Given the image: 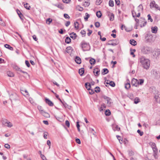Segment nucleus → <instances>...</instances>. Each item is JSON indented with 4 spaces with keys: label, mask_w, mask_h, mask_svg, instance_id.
Listing matches in <instances>:
<instances>
[{
    "label": "nucleus",
    "mask_w": 160,
    "mask_h": 160,
    "mask_svg": "<svg viewBox=\"0 0 160 160\" xmlns=\"http://www.w3.org/2000/svg\"><path fill=\"white\" fill-rule=\"evenodd\" d=\"M139 62L141 63L142 66L145 69H148L150 66V62L148 59L144 57H141L139 58Z\"/></svg>",
    "instance_id": "obj_1"
},
{
    "label": "nucleus",
    "mask_w": 160,
    "mask_h": 160,
    "mask_svg": "<svg viewBox=\"0 0 160 160\" xmlns=\"http://www.w3.org/2000/svg\"><path fill=\"white\" fill-rule=\"evenodd\" d=\"M81 45L83 51L89 50L90 49V46L88 43H87L84 41H82Z\"/></svg>",
    "instance_id": "obj_2"
},
{
    "label": "nucleus",
    "mask_w": 160,
    "mask_h": 160,
    "mask_svg": "<svg viewBox=\"0 0 160 160\" xmlns=\"http://www.w3.org/2000/svg\"><path fill=\"white\" fill-rule=\"evenodd\" d=\"M150 6L151 8H154L157 9L160 11V7H159L158 5L156 4L155 2L154 1L151 2L150 4Z\"/></svg>",
    "instance_id": "obj_3"
},
{
    "label": "nucleus",
    "mask_w": 160,
    "mask_h": 160,
    "mask_svg": "<svg viewBox=\"0 0 160 160\" xmlns=\"http://www.w3.org/2000/svg\"><path fill=\"white\" fill-rule=\"evenodd\" d=\"M150 145L152 148L154 153H156L157 152V149L155 144L154 142H151Z\"/></svg>",
    "instance_id": "obj_4"
},
{
    "label": "nucleus",
    "mask_w": 160,
    "mask_h": 160,
    "mask_svg": "<svg viewBox=\"0 0 160 160\" xmlns=\"http://www.w3.org/2000/svg\"><path fill=\"white\" fill-rule=\"evenodd\" d=\"M138 80L137 79L133 78L132 81L131 83L132 86H135V87H137L138 86Z\"/></svg>",
    "instance_id": "obj_5"
},
{
    "label": "nucleus",
    "mask_w": 160,
    "mask_h": 160,
    "mask_svg": "<svg viewBox=\"0 0 160 160\" xmlns=\"http://www.w3.org/2000/svg\"><path fill=\"white\" fill-rule=\"evenodd\" d=\"M3 123L5 126L9 128H11L12 126V123L7 120H6L5 121H3Z\"/></svg>",
    "instance_id": "obj_6"
},
{
    "label": "nucleus",
    "mask_w": 160,
    "mask_h": 160,
    "mask_svg": "<svg viewBox=\"0 0 160 160\" xmlns=\"http://www.w3.org/2000/svg\"><path fill=\"white\" fill-rule=\"evenodd\" d=\"M140 12H137V11H132V14L133 17H139L140 15Z\"/></svg>",
    "instance_id": "obj_7"
},
{
    "label": "nucleus",
    "mask_w": 160,
    "mask_h": 160,
    "mask_svg": "<svg viewBox=\"0 0 160 160\" xmlns=\"http://www.w3.org/2000/svg\"><path fill=\"white\" fill-rule=\"evenodd\" d=\"M118 41H117L116 40H113L112 41H110L108 44L115 46L118 44Z\"/></svg>",
    "instance_id": "obj_8"
},
{
    "label": "nucleus",
    "mask_w": 160,
    "mask_h": 160,
    "mask_svg": "<svg viewBox=\"0 0 160 160\" xmlns=\"http://www.w3.org/2000/svg\"><path fill=\"white\" fill-rule=\"evenodd\" d=\"M142 51L144 53L147 54L150 52V49L149 47H145L143 48Z\"/></svg>",
    "instance_id": "obj_9"
},
{
    "label": "nucleus",
    "mask_w": 160,
    "mask_h": 160,
    "mask_svg": "<svg viewBox=\"0 0 160 160\" xmlns=\"http://www.w3.org/2000/svg\"><path fill=\"white\" fill-rule=\"evenodd\" d=\"M45 101L48 104L49 106H52L53 105V103L50 100L48 99V98H46L45 99Z\"/></svg>",
    "instance_id": "obj_10"
},
{
    "label": "nucleus",
    "mask_w": 160,
    "mask_h": 160,
    "mask_svg": "<svg viewBox=\"0 0 160 160\" xmlns=\"http://www.w3.org/2000/svg\"><path fill=\"white\" fill-rule=\"evenodd\" d=\"M100 70L98 68H96L94 69L93 72L96 76H98L99 74Z\"/></svg>",
    "instance_id": "obj_11"
},
{
    "label": "nucleus",
    "mask_w": 160,
    "mask_h": 160,
    "mask_svg": "<svg viewBox=\"0 0 160 160\" xmlns=\"http://www.w3.org/2000/svg\"><path fill=\"white\" fill-rule=\"evenodd\" d=\"M89 0H84L83 5L85 7H88L90 5Z\"/></svg>",
    "instance_id": "obj_12"
},
{
    "label": "nucleus",
    "mask_w": 160,
    "mask_h": 160,
    "mask_svg": "<svg viewBox=\"0 0 160 160\" xmlns=\"http://www.w3.org/2000/svg\"><path fill=\"white\" fill-rule=\"evenodd\" d=\"M108 16L109 17L110 20L111 21H112L114 19V14L111 12H109L108 13Z\"/></svg>",
    "instance_id": "obj_13"
},
{
    "label": "nucleus",
    "mask_w": 160,
    "mask_h": 160,
    "mask_svg": "<svg viewBox=\"0 0 160 160\" xmlns=\"http://www.w3.org/2000/svg\"><path fill=\"white\" fill-rule=\"evenodd\" d=\"M143 9L142 6L140 4L138 7L137 10L136 11H137V12H141L142 11Z\"/></svg>",
    "instance_id": "obj_14"
},
{
    "label": "nucleus",
    "mask_w": 160,
    "mask_h": 160,
    "mask_svg": "<svg viewBox=\"0 0 160 160\" xmlns=\"http://www.w3.org/2000/svg\"><path fill=\"white\" fill-rule=\"evenodd\" d=\"M152 32V33H156L157 32L158 28L157 27L151 28Z\"/></svg>",
    "instance_id": "obj_15"
},
{
    "label": "nucleus",
    "mask_w": 160,
    "mask_h": 160,
    "mask_svg": "<svg viewBox=\"0 0 160 160\" xmlns=\"http://www.w3.org/2000/svg\"><path fill=\"white\" fill-rule=\"evenodd\" d=\"M86 88L88 90H90L91 88V84L87 82L85 83V84Z\"/></svg>",
    "instance_id": "obj_16"
},
{
    "label": "nucleus",
    "mask_w": 160,
    "mask_h": 160,
    "mask_svg": "<svg viewBox=\"0 0 160 160\" xmlns=\"http://www.w3.org/2000/svg\"><path fill=\"white\" fill-rule=\"evenodd\" d=\"M104 98L107 101V103L109 105H110L111 103V99L108 97L105 96L104 97Z\"/></svg>",
    "instance_id": "obj_17"
},
{
    "label": "nucleus",
    "mask_w": 160,
    "mask_h": 160,
    "mask_svg": "<svg viewBox=\"0 0 160 160\" xmlns=\"http://www.w3.org/2000/svg\"><path fill=\"white\" fill-rule=\"evenodd\" d=\"M130 87V84L129 83V81L128 80H127V83L125 84V87L126 89H129Z\"/></svg>",
    "instance_id": "obj_18"
},
{
    "label": "nucleus",
    "mask_w": 160,
    "mask_h": 160,
    "mask_svg": "<svg viewBox=\"0 0 160 160\" xmlns=\"http://www.w3.org/2000/svg\"><path fill=\"white\" fill-rule=\"evenodd\" d=\"M70 37L73 39H76L77 37L76 34L74 32H72L70 34Z\"/></svg>",
    "instance_id": "obj_19"
},
{
    "label": "nucleus",
    "mask_w": 160,
    "mask_h": 160,
    "mask_svg": "<svg viewBox=\"0 0 160 160\" xmlns=\"http://www.w3.org/2000/svg\"><path fill=\"white\" fill-rule=\"evenodd\" d=\"M75 61L78 64H80L81 63V59L79 57H76L75 58Z\"/></svg>",
    "instance_id": "obj_20"
},
{
    "label": "nucleus",
    "mask_w": 160,
    "mask_h": 160,
    "mask_svg": "<svg viewBox=\"0 0 160 160\" xmlns=\"http://www.w3.org/2000/svg\"><path fill=\"white\" fill-rule=\"evenodd\" d=\"M130 43L133 46H135L137 44V42L134 39L130 40Z\"/></svg>",
    "instance_id": "obj_21"
},
{
    "label": "nucleus",
    "mask_w": 160,
    "mask_h": 160,
    "mask_svg": "<svg viewBox=\"0 0 160 160\" xmlns=\"http://www.w3.org/2000/svg\"><path fill=\"white\" fill-rule=\"evenodd\" d=\"M4 47L7 48H8L11 50H13V48L10 45L8 44H6L4 45Z\"/></svg>",
    "instance_id": "obj_22"
},
{
    "label": "nucleus",
    "mask_w": 160,
    "mask_h": 160,
    "mask_svg": "<svg viewBox=\"0 0 160 160\" xmlns=\"http://www.w3.org/2000/svg\"><path fill=\"white\" fill-rule=\"evenodd\" d=\"M89 61L91 65L94 64L96 62V61L95 59L92 58L90 59V60H89Z\"/></svg>",
    "instance_id": "obj_23"
},
{
    "label": "nucleus",
    "mask_w": 160,
    "mask_h": 160,
    "mask_svg": "<svg viewBox=\"0 0 160 160\" xmlns=\"http://www.w3.org/2000/svg\"><path fill=\"white\" fill-rule=\"evenodd\" d=\"M72 48L71 47H68L66 48V52L68 53H70L72 51Z\"/></svg>",
    "instance_id": "obj_24"
},
{
    "label": "nucleus",
    "mask_w": 160,
    "mask_h": 160,
    "mask_svg": "<svg viewBox=\"0 0 160 160\" xmlns=\"http://www.w3.org/2000/svg\"><path fill=\"white\" fill-rule=\"evenodd\" d=\"M79 23L78 22H74V28L76 30H78L79 28Z\"/></svg>",
    "instance_id": "obj_25"
},
{
    "label": "nucleus",
    "mask_w": 160,
    "mask_h": 160,
    "mask_svg": "<svg viewBox=\"0 0 160 160\" xmlns=\"http://www.w3.org/2000/svg\"><path fill=\"white\" fill-rule=\"evenodd\" d=\"M84 72V69L83 68H82L79 70V73L81 76L83 75Z\"/></svg>",
    "instance_id": "obj_26"
},
{
    "label": "nucleus",
    "mask_w": 160,
    "mask_h": 160,
    "mask_svg": "<svg viewBox=\"0 0 160 160\" xmlns=\"http://www.w3.org/2000/svg\"><path fill=\"white\" fill-rule=\"evenodd\" d=\"M63 104L65 108H68L69 109H70L71 108V106L68 105L66 102H63Z\"/></svg>",
    "instance_id": "obj_27"
},
{
    "label": "nucleus",
    "mask_w": 160,
    "mask_h": 160,
    "mask_svg": "<svg viewBox=\"0 0 160 160\" xmlns=\"http://www.w3.org/2000/svg\"><path fill=\"white\" fill-rule=\"evenodd\" d=\"M134 103L135 104H137L140 102V99L138 98H136L134 100Z\"/></svg>",
    "instance_id": "obj_28"
},
{
    "label": "nucleus",
    "mask_w": 160,
    "mask_h": 160,
    "mask_svg": "<svg viewBox=\"0 0 160 160\" xmlns=\"http://www.w3.org/2000/svg\"><path fill=\"white\" fill-rule=\"evenodd\" d=\"M102 14L100 11H98L97 12L96 15L98 18H100L102 16Z\"/></svg>",
    "instance_id": "obj_29"
},
{
    "label": "nucleus",
    "mask_w": 160,
    "mask_h": 160,
    "mask_svg": "<svg viewBox=\"0 0 160 160\" xmlns=\"http://www.w3.org/2000/svg\"><path fill=\"white\" fill-rule=\"evenodd\" d=\"M108 72V70L107 68H104L103 69V72L102 74L103 75H104L107 74Z\"/></svg>",
    "instance_id": "obj_30"
},
{
    "label": "nucleus",
    "mask_w": 160,
    "mask_h": 160,
    "mask_svg": "<svg viewBox=\"0 0 160 160\" xmlns=\"http://www.w3.org/2000/svg\"><path fill=\"white\" fill-rule=\"evenodd\" d=\"M71 41V38L69 37H67L65 39V42L67 43H69Z\"/></svg>",
    "instance_id": "obj_31"
},
{
    "label": "nucleus",
    "mask_w": 160,
    "mask_h": 160,
    "mask_svg": "<svg viewBox=\"0 0 160 160\" xmlns=\"http://www.w3.org/2000/svg\"><path fill=\"white\" fill-rule=\"evenodd\" d=\"M7 74L8 76L10 77H13L14 76L13 73L12 72L10 71L8 72L7 73Z\"/></svg>",
    "instance_id": "obj_32"
},
{
    "label": "nucleus",
    "mask_w": 160,
    "mask_h": 160,
    "mask_svg": "<svg viewBox=\"0 0 160 160\" xmlns=\"http://www.w3.org/2000/svg\"><path fill=\"white\" fill-rule=\"evenodd\" d=\"M105 113L106 116H109L111 114V112L109 110H107L105 111Z\"/></svg>",
    "instance_id": "obj_33"
},
{
    "label": "nucleus",
    "mask_w": 160,
    "mask_h": 160,
    "mask_svg": "<svg viewBox=\"0 0 160 160\" xmlns=\"http://www.w3.org/2000/svg\"><path fill=\"white\" fill-rule=\"evenodd\" d=\"M144 82V80L143 79H140L139 81H138V85L139 84L142 85L143 84Z\"/></svg>",
    "instance_id": "obj_34"
},
{
    "label": "nucleus",
    "mask_w": 160,
    "mask_h": 160,
    "mask_svg": "<svg viewBox=\"0 0 160 160\" xmlns=\"http://www.w3.org/2000/svg\"><path fill=\"white\" fill-rule=\"evenodd\" d=\"M89 17V15L88 13H86L85 14V17L84 18L85 20V21H87Z\"/></svg>",
    "instance_id": "obj_35"
},
{
    "label": "nucleus",
    "mask_w": 160,
    "mask_h": 160,
    "mask_svg": "<svg viewBox=\"0 0 160 160\" xmlns=\"http://www.w3.org/2000/svg\"><path fill=\"white\" fill-rule=\"evenodd\" d=\"M42 115L45 117L47 118H49L50 117V115L48 113L46 112H45Z\"/></svg>",
    "instance_id": "obj_36"
},
{
    "label": "nucleus",
    "mask_w": 160,
    "mask_h": 160,
    "mask_svg": "<svg viewBox=\"0 0 160 160\" xmlns=\"http://www.w3.org/2000/svg\"><path fill=\"white\" fill-rule=\"evenodd\" d=\"M55 6L61 9H63L64 8L63 6L61 4L55 5Z\"/></svg>",
    "instance_id": "obj_37"
},
{
    "label": "nucleus",
    "mask_w": 160,
    "mask_h": 160,
    "mask_svg": "<svg viewBox=\"0 0 160 160\" xmlns=\"http://www.w3.org/2000/svg\"><path fill=\"white\" fill-rule=\"evenodd\" d=\"M109 6L110 7H113L114 6V2L112 0H110L109 2Z\"/></svg>",
    "instance_id": "obj_38"
},
{
    "label": "nucleus",
    "mask_w": 160,
    "mask_h": 160,
    "mask_svg": "<svg viewBox=\"0 0 160 160\" xmlns=\"http://www.w3.org/2000/svg\"><path fill=\"white\" fill-rule=\"evenodd\" d=\"M24 7L28 10H29L30 8V7L28 3H26L24 4Z\"/></svg>",
    "instance_id": "obj_39"
},
{
    "label": "nucleus",
    "mask_w": 160,
    "mask_h": 160,
    "mask_svg": "<svg viewBox=\"0 0 160 160\" xmlns=\"http://www.w3.org/2000/svg\"><path fill=\"white\" fill-rule=\"evenodd\" d=\"M52 20L50 18H48L47 19L46 22V23L48 24H50V23L52 22Z\"/></svg>",
    "instance_id": "obj_40"
},
{
    "label": "nucleus",
    "mask_w": 160,
    "mask_h": 160,
    "mask_svg": "<svg viewBox=\"0 0 160 160\" xmlns=\"http://www.w3.org/2000/svg\"><path fill=\"white\" fill-rule=\"evenodd\" d=\"M142 20H143L144 22L143 23V25H140V27H144L145 26V25H146V23H147L146 21H145V20L144 18H142Z\"/></svg>",
    "instance_id": "obj_41"
},
{
    "label": "nucleus",
    "mask_w": 160,
    "mask_h": 160,
    "mask_svg": "<svg viewBox=\"0 0 160 160\" xmlns=\"http://www.w3.org/2000/svg\"><path fill=\"white\" fill-rule=\"evenodd\" d=\"M0 24H1V25L2 26H6V24L5 23V22H3V21H2L1 19V18H0Z\"/></svg>",
    "instance_id": "obj_42"
},
{
    "label": "nucleus",
    "mask_w": 160,
    "mask_h": 160,
    "mask_svg": "<svg viewBox=\"0 0 160 160\" xmlns=\"http://www.w3.org/2000/svg\"><path fill=\"white\" fill-rule=\"evenodd\" d=\"M95 91L96 92H99L100 91V88L98 87H96L95 88Z\"/></svg>",
    "instance_id": "obj_43"
},
{
    "label": "nucleus",
    "mask_w": 160,
    "mask_h": 160,
    "mask_svg": "<svg viewBox=\"0 0 160 160\" xmlns=\"http://www.w3.org/2000/svg\"><path fill=\"white\" fill-rule=\"evenodd\" d=\"M113 129L114 131L117 130L119 131L120 130V128L118 127V126H116L114 128H113Z\"/></svg>",
    "instance_id": "obj_44"
},
{
    "label": "nucleus",
    "mask_w": 160,
    "mask_h": 160,
    "mask_svg": "<svg viewBox=\"0 0 160 160\" xmlns=\"http://www.w3.org/2000/svg\"><path fill=\"white\" fill-rule=\"evenodd\" d=\"M109 83V85L112 87H114L115 86V83L112 81H110Z\"/></svg>",
    "instance_id": "obj_45"
},
{
    "label": "nucleus",
    "mask_w": 160,
    "mask_h": 160,
    "mask_svg": "<svg viewBox=\"0 0 160 160\" xmlns=\"http://www.w3.org/2000/svg\"><path fill=\"white\" fill-rule=\"evenodd\" d=\"M154 98L156 99V100L157 101L158 99V98H159V95H156V94L155 93H154Z\"/></svg>",
    "instance_id": "obj_46"
},
{
    "label": "nucleus",
    "mask_w": 160,
    "mask_h": 160,
    "mask_svg": "<svg viewBox=\"0 0 160 160\" xmlns=\"http://www.w3.org/2000/svg\"><path fill=\"white\" fill-rule=\"evenodd\" d=\"M148 20H150V22H152L153 21V19L151 18V16L150 14H148Z\"/></svg>",
    "instance_id": "obj_47"
},
{
    "label": "nucleus",
    "mask_w": 160,
    "mask_h": 160,
    "mask_svg": "<svg viewBox=\"0 0 160 160\" xmlns=\"http://www.w3.org/2000/svg\"><path fill=\"white\" fill-rule=\"evenodd\" d=\"M100 24L99 22H97L95 23V26L97 28H98L100 26Z\"/></svg>",
    "instance_id": "obj_48"
},
{
    "label": "nucleus",
    "mask_w": 160,
    "mask_h": 160,
    "mask_svg": "<svg viewBox=\"0 0 160 160\" xmlns=\"http://www.w3.org/2000/svg\"><path fill=\"white\" fill-rule=\"evenodd\" d=\"M102 0H97L96 2V4L97 5H99L102 2Z\"/></svg>",
    "instance_id": "obj_49"
},
{
    "label": "nucleus",
    "mask_w": 160,
    "mask_h": 160,
    "mask_svg": "<svg viewBox=\"0 0 160 160\" xmlns=\"http://www.w3.org/2000/svg\"><path fill=\"white\" fill-rule=\"evenodd\" d=\"M137 132L140 135V136H142L143 135V132H141V131L138 129L137 130Z\"/></svg>",
    "instance_id": "obj_50"
},
{
    "label": "nucleus",
    "mask_w": 160,
    "mask_h": 160,
    "mask_svg": "<svg viewBox=\"0 0 160 160\" xmlns=\"http://www.w3.org/2000/svg\"><path fill=\"white\" fill-rule=\"evenodd\" d=\"M65 124L68 127H69L70 126V123L68 121L66 120L65 122Z\"/></svg>",
    "instance_id": "obj_51"
},
{
    "label": "nucleus",
    "mask_w": 160,
    "mask_h": 160,
    "mask_svg": "<svg viewBox=\"0 0 160 160\" xmlns=\"http://www.w3.org/2000/svg\"><path fill=\"white\" fill-rule=\"evenodd\" d=\"M48 135V133L47 132H45L44 133V138L45 139H47V136Z\"/></svg>",
    "instance_id": "obj_52"
},
{
    "label": "nucleus",
    "mask_w": 160,
    "mask_h": 160,
    "mask_svg": "<svg viewBox=\"0 0 160 160\" xmlns=\"http://www.w3.org/2000/svg\"><path fill=\"white\" fill-rule=\"evenodd\" d=\"M71 1V0H62V2L64 3H68Z\"/></svg>",
    "instance_id": "obj_53"
},
{
    "label": "nucleus",
    "mask_w": 160,
    "mask_h": 160,
    "mask_svg": "<svg viewBox=\"0 0 160 160\" xmlns=\"http://www.w3.org/2000/svg\"><path fill=\"white\" fill-rule=\"evenodd\" d=\"M79 122H77V127L78 128V130L79 131H80V125L79 124Z\"/></svg>",
    "instance_id": "obj_54"
},
{
    "label": "nucleus",
    "mask_w": 160,
    "mask_h": 160,
    "mask_svg": "<svg viewBox=\"0 0 160 160\" xmlns=\"http://www.w3.org/2000/svg\"><path fill=\"white\" fill-rule=\"evenodd\" d=\"M89 132H90L92 134L94 135V130L92 128H90L89 129Z\"/></svg>",
    "instance_id": "obj_55"
},
{
    "label": "nucleus",
    "mask_w": 160,
    "mask_h": 160,
    "mask_svg": "<svg viewBox=\"0 0 160 160\" xmlns=\"http://www.w3.org/2000/svg\"><path fill=\"white\" fill-rule=\"evenodd\" d=\"M4 147L5 148L7 149H9L10 148V146L8 144H6L4 145Z\"/></svg>",
    "instance_id": "obj_56"
},
{
    "label": "nucleus",
    "mask_w": 160,
    "mask_h": 160,
    "mask_svg": "<svg viewBox=\"0 0 160 160\" xmlns=\"http://www.w3.org/2000/svg\"><path fill=\"white\" fill-rule=\"evenodd\" d=\"M64 17L65 18L69 19L70 18V17L67 14H64Z\"/></svg>",
    "instance_id": "obj_57"
},
{
    "label": "nucleus",
    "mask_w": 160,
    "mask_h": 160,
    "mask_svg": "<svg viewBox=\"0 0 160 160\" xmlns=\"http://www.w3.org/2000/svg\"><path fill=\"white\" fill-rule=\"evenodd\" d=\"M105 105L104 104H102L101 106V107L100 109H101V110H103L105 108Z\"/></svg>",
    "instance_id": "obj_58"
},
{
    "label": "nucleus",
    "mask_w": 160,
    "mask_h": 160,
    "mask_svg": "<svg viewBox=\"0 0 160 160\" xmlns=\"http://www.w3.org/2000/svg\"><path fill=\"white\" fill-rule=\"evenodd\" d=\"M25 64L28 67H29L30 64H29V63L28 61L26 60L25 61Z\"/></svg>",
    "instance_id": "obj_59"
},
{
    "label": "nucleus",
    "mask_w": 160,
    "mask_h": 160,
    "mask_svg": "<svg viewBox=\"0 0 160 160\" xmlns=\"http://www.w3.org/2000/svg\"><path fill=\"white\" fill-rule=\"evenodd\" d=\"M76 142L78 144H80L81 143L80 140L79 138H77L76 139Z\"/></svg>",
    "instance_id": "obj_60"
},
{
    "label": "nucleus",
    "mask_w": 160,
    "mask_h": 160,
    "mask_svg": "<svg viewBox=\"0 0 160 160\" xmlns=\"http://www.w3.org/2000/svg\"><path fill=\"white\" fill-rule=\"evenodd\" d=\"M88 33L87 34L88 36H89L92 33V30H90L89 29H88Z\"/></svg>",
    "instance_id": "obj_61"
},
{
    "label": "nucleus",
    "mask_w": 160,
    "mask_h": 160,
    "mask_svg": "<svg viewBox=\"0 0 160 160\" xmlns=\"http://www.w3.org/2000/svg\"><path fill=\"white\" fill-rule=\"evenodd\" d=\"M38 108L39 112H41L43 109L42 107L41 106H38Z\"/></svg>",
    "instance_id": "obj_62"
},
{
    "label": "nucleus",
    "mask_w": 160,
    "mask_h": 160,
    "mask_svg": "<svg viewBox=\"0 0 160 160\" xmlns=\"http://www.w3.org/2000/svg\"><path fill=\"white\" fill-rule=\"evenodd\" d=\"M47 144L49 147V148H50L51 146V142L49 140H48L47 141Z\"/></svg>",
    "instance_id": "obj_63"
},
{
    "label": "nucleus",
    "mask_w": 160,
    "mask_h": 160,
    "mask_svg": "<svg viewBox=\"0 0 160 160\" xmlns=\"http://www.w3.org/2000/svg\"><path fill=\"white\" fill-rule=\"evenodd\" d=\"M115 1L116 4H117L118 5L120 4L119 0H115Z\"/></svg>",
    "instance_id": "obj_64"
}]
</instances>
